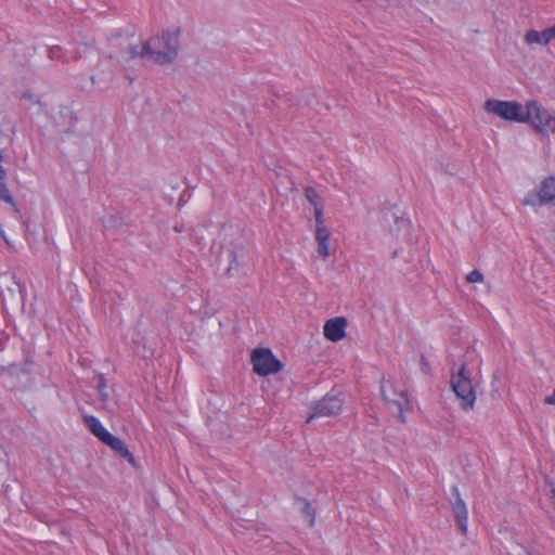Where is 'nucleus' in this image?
Listing matches in <instances>:
<instances>
[{
    "label": "nucleus",
    "mask_w": 555,
    "mask_h": 555,
    "mask_svg": "<svg viewBox=\"0 0 555 555\" xmlns=\"http://www.w3.org/2000/svg\"><path fill=\"white\" fill-rule=\"evenodd\" d=\"M421 364H422V370L425 373H428L429 372V363L424 356L421 357Z\"/></svg>",
    "instance_id": "a878e982"
},
{
    "label": "nucleus",
    "mask_w": 555,
    "mask_h": 555,
    "mask_svg": "<svg viewBox=\"0 0 555 555\" xmlns=\"http://www.w3.org/2000/svg\"><path fill=\"white\" fill-rule=\"evenodd\" d=\"M547 30H548L550 39L551 40L555 39V24L552 27H548Z\"/></svg>",
    "instance_id": "cd10ccee"
},
{
    "label": "nucleus",
    "mask_w": 555,
    "mask_h": 555,
    "mask_svg": "<svg viewBox=\"0 0 555 555\" xmlns=\"http://www.w3.org/2000/svg\"><path fill=\"white\" fill-rule=\"evenodd\" d=\"M347 320L343 317L330 319L325 322L323 333L331 341H338L346 335Z\"/></svg>",
    "instance_id": "6e6552de"
},
{
    "label": "nucleus",
    "mask_w": 555,
    "mask_h": 555,
    "mask_svg": "<svg viewBox=\"0 0 555 555\" xmlns=\"http://www.w3.org/2000/svg\"><path fill=\"white\" fill-rule=\"evenodd\" d=\"M452 494L454 501L452 502V511L455 517L456 524L463 534L467 532V508L465 502L461 499L459 488L452 487Z\"/></svg>",
    "instance_id": "0eeeda50"
},
{
    "label": "nucleus",
    "mask_w": 555,
    "mask_h": 555,
    "mask_svg": "<svg viewBox=\"0 0 555 555\" xmlns=\"http://www.w3.org/2000/svg\"><path fill=\"white\" fill-rule=\"evenodd\" d=\"M466 281L468 283H480L483 281V275L479 270H473L467 274Z\"/></svg>",
    "instance_id": "412c9836"
},
{
    "label": "nucleus",
    "mask_w": 555,
    "mask_h": 555,
    "mask_svg": "<svg viewBox=\"0 0 555 555\" xmlns=\"http://www.w3.org/2000/svg\"><path fill=\"white\" fill-rule=\"evenodd\" d=\"M450 384L455 396L461 401V408L464 411L473 410L476 401V391L465 363H462L459 370L452 373Z\"/></svg>",
    "instance_id": "7ed1b4c3"
},
{
    "label": "nucleus",
    "mask_w": 555,
    "mask_h": 555,
    "mask_svg": "<svg viewBox=\"0 0 555 555\" xmlns=\"http://www.w3.org/2000/svg\"><path fill=\"white\" fill-rule=\"evenodd\" d=\"M105 387H106V385H105V380H104L103 376H100V380H99L98 388H99V391L101 392V395H102L103 397H106V396H107V395L104 392Z\"/></svg>",
    "instance_id": "b1692460"
},
{
    "label": "nucleus",
    "mask_w": 555,
    "mask_h": 555,
    "mask_svg": "<svg viewBox=\"0 0 555 555\" xmlns=\"http://www.w3.org/2000/svg\"><path fill=\"white\" fill-rule=\"evenodd\" d=\"M244 256L245 253L242 247H232L227 250V257L229 261L227 272L229 274H232L234 271L240 270Z\"/></svg>",
    "instance_id": "9b49d317"
},
{
    "label": "nucleus",
    "mask_w": 555,
    "mask_h": 555,
    "mask_svg": "<svg viewBox=\"0 0 555 555\" xmlns=\"http://www.w3.org/2000/svg\"><path fill=\"white\" fill-rule=\"evenodd\" d=\"M522 205L524 206H543L545 205L544 202L542 201V197L540 195V192H534V191H531V192H528L524 199H522Z\"/></svg>",
    "instance_id": "6ab92c4d"
},
{
    "label": "nucleus",
    "mask_w": 555,
    "mask_h": 555,
    "mask_svg": "<svg viewBox=\"0 0 555 555\" xmlns=\"http://www.w3.org/2000/svg\"><path fill=\"white\" fill-rule=\"evenodd\" d=\"M305 196L307 201L313 206L314 219L319 220L321 217H323V202L320 195L314 188L307 186L305 189Z\"/></svg>",
    "instance_id": "f8f14e48"
},
{
    "label": "nucleus",
    "mask_w": 555,
    "mask_h": 555,
    "mask_svg": "<svg viewBox=\"0 0 555 555\" xmlns=\"http://www.w3.org/2000/svg\"><path fill=\"white\" fill-rule=\"evenodd\" d=\"M59 53H60V48L59 47H52L49 50V57L52 59V60L56 59V57H59Z\"/></svg>",
    "instance_id": "393cba45"
},
{
    "label": "nucleus",
    "mask_w": 555,
    "mask_h": 555,
    "mask_svg": "<svg viewBox=\"0 0 555 555\" xmlns=\"http://www.w3.org/2000/svg\"><path fill=\"white\" fill-rule=\"evenodd\" d=\"M382 396L387 403L395 404L400 412H402V410L409 405V399L404 389H401L400 391H393V397H390L386 393L384 387L382 386Z\"/></svg>",
    "instance_id": "ddd939ff"
},
{
    "label": "nucleus",
    "mask_w": 555,
    "mask_h": 555,
    "mask_svg": "<svg viewBox=\"0 0 555 555\" xmlns=\"http://www.w3.org/2000/svg\"><path fill=\"white\" fill-rule=\"evenodd\" d=\"M254 372L259 376L278 373L282 369L281 362L267 348L255 349L251 353Z\"/></svg>",
    "instance_id": "39448f33"
},
{
    "label": "nucleus",
    "mask_w": 555,
    "mask_h": 555,
    "mask_svg": "<svg viewBox=\"0 0 555 555\" xmlns=\"http://www.w3.org/2000/svg\"><path fill=\"white\" fill-rule=\"evenodd\" d=\"M343 409V399L336 395H326L312 406V413L309 415L307 422L319 417H328L338 415Z\"/></svg>",
    "instance_id": "423d86ee"
},
{
    "label": "nucleus",
    "mask_w": 555,
    "mask_h": 555,
    "mask_svg": "<svg viewBox=\"0 0 555 555\" xmlns=\"http://www.w3.org/2000/svg\"><path fill=\"white\" fill-rule=\"evenodd\" d=\"M295 505L308 518L309 525L313 526L315 519V511L311 503L305 498L295 496Z\"/></svg>",
    "instance_id": "dca6fc26"
},
{
    "label": "nucleus",
    "mask_w": 555,
    "mask_h": 555,
    "mask_svg": "<svg viewBox=\"0 0 555 555\" xmlns=\"http://www.w3.org/2000/svg\"><path fill=\"white\" fill-rule=\"evenodd\" d=\"M128 56L127 60H133L135 57H149L151 59V43H147V41L143 42L141 47L139 46H131L128 49Z\"/></svg>",
    "instance_id": "f3484780"
},
{
    "label": "nucleus",
    "mask_w": 555,
    "mask_h": 555,
    "mask_svg": "<svg viewBox=\"0 0 555 555\" xmlns=\"http://www.w3.org/2000/svg\"><path fill=\"white\" fill-rule=\"evenodd\" d=\"M551 41L547 28L542 31L530 29L525 35V42L528 44L539 43L546 46Z\"/></svg>",
    "instance_id": "2eb2a0df"
},
{
    "label": "nucleus",
    "mask_w": 555,
    "mask_h": 555,
    "mask_svg": "<svg viewBox=\"0 0 555 555\" xmlns=\"http://www.w3.org/2000/svg\"><path fill=\"white\" fill-rule=\"evenodd\" d=\"M397 255H398V250H395L392 257L395 258V257H397Z\"/></svg>",
    "instance_id": "c85d7f7f"
},
{
    "label": "nucleus",
    "mask_w": 555,
    "mask_h": 555,
    "mask_svg": "<svg viewBox=\"0 0 555 555\" xmlns=\"http://www.w3.org/2000/svg\"><path fill=\"white\" fill-rule=\"evenodd\" d=\"M317 243H318V254L323 258L328 257V255H330L328 241H317Z\"/></svg>",
    "instance_id": "4be33fe9"
},
{
    "label": "nucleus",
    "mask_w": 555,
    "mask_h": 555,
    "mask_svg": "<svg viewBox=\"0 0 555 555\" xmlns=\"http://www.w3.org/2000/svg\"><path fill=\"white\" fill-rule=\"evenodd\" d=\"M315 241H328L331 236L330 229L324 224L323 217L315 220Z\"/></svg>",
    "instance_id": "a211bd4d"
},
{
    "label": "nucleus",
    "mask_w": 555,
    "mask_h": 555,
    "mask_svg": "<svg viewBox=\"0 0 555 555\" xmlns=\"http://www.w3.org/2000/svg\"><path fill=\"white\" fill-rule=\"evenodd\" d=\"M544 403L555 405V390L551 396L544 398Z\"/></svg>",
    "instance_id": "bb28decb"
},
{
    "label": "nucleus",
    "mask_w": 555,
    "mask_h": 555,
    "mask_svg": "<svg viewBox=\"0 0 555 555\" xmlns=\"http://www.w3.org/2000/svg\"><path fill=\"white\" fill-rule=\"evenodd\" d=\"M395 222L398 225L397 230H401V229L408 230L410 228V221L408 219L402 218V217L395 216Z\"/></svg>",
    "instance_id": "5701e85b"
},
{
    "label": "nucleus",
    "mask_w": 555,
    "mask_h": 555,
    "mask_svg": "<svg viewBox=\"0 0 555 555\" xmlns=\"http://www.w3.org/2000/svg\"><path fill=\"white\" fill-rule=\"evenodd\" d=\"M0 199H2L4 202L10 203L11 205L15 206L10 190L3 183H0Z\"/></svg>",
    "instance_id": "aec40b11"
},
{
    "label": "nucleus",
    "mask_w": 555,
    "mask_h": 555,
    "mask_svg": "<svg viewBox=\"0 0 555 555\" xmlns=\"http://www.w3.org/2000/svg\"><path fill=\"white\" fill-rule=\"evenodd\" d=\"M104 444L108 446L112 450H114L119 456L127 460L130 464L134 465L135 460L132 453L128 450L125 442L118 437L108 433L106 437L101 441Z\"/></svg>",
    "instance_id": "1a4fd4ad"
},
{
    "label": "nucleus",
    "mask_w": 555,
    "mask_h": 555,
    "mask_svg": "<svg viewBox=\"0 0 555 555\" xmlns=\"http://www.w3.org/2000/svg\"><path fill=\"white\" fill-rule=\"evenodd\" d=\"M531 120L528 124L532 126L535 132L547 134L555 133V112L551 113L538 101H530Z\"/></svg>",
    "instance_id": "20e7f679"
},
{
    "label": "nucleus",
    "mask_w": 555,
    "mask_h": 555,
    "mask_svg": "<svg viewBox=\"0 0 555 555\" xmlns=\"http://www.w3.org/2000/svg\"><path fill=\"white\" fill-rule=\"evenodd\" d=\"M179 36V29L166 30L160 36L147 40V43H151V60L162 65L172 63L178 55Z\"/></svg>",
    "instance_id": "f03ea898"
},
{
    "label": "nucleus",
    "mask_w": 555,
    "mask_h": 555,
    "mask_svg": "<svg viewBox=\"0 0 555 555\" xmlns=\"http://www.w3.org/2000/svg\"><path fill=\"white\" fill-rule=\"evenodd\" d=\"M539 192L545 205H555V177L545 178Z\"/></svg>",
    "instance_id": "9d476101"
},
{
    "label": "nucleus",
    "mask_w": 555,
    "mask_h": 555,
    "mask_svg": "<svg viewBox=\"0 0 555 555\" xmlns=\"http://www.w3.org/2000/svg\"><path fill=\"white\" fill-rule=\"evenodd\" d=\"M483 109L509 122L525 124L531 120L530 101L524 107L517 101L488 99L483 103Z\"/></svg>",
    "instance_id": "f257e3e1"
},
{
    "label": "nucleus",
    "mask_w": 555,
    "mask_h": 555,
    "mask_svg": "<svg viewBox=\"0 0 555 555\" xmlns=\"http://www.w3.org/2000/svg\"><path fill=\"white\" fill-rule=\"evenodd\" d=\"M85 425L88 429L100 440L102 441L106 435L109 433L105 429V427L101 424V422L92 415H87L83 418Z\"/></svg>",
    "instance_id": "4468645a"
}]
</instances>
